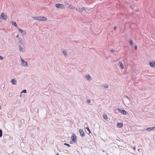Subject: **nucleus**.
<instances>
[{
	"label": "nucleus",
	"instance_id": "obj_7",
	"mask_svg": "<svg viewBox=\"0 0 155 155\" xmlns=\"http://www.w3.org/2000/svg\"><path fill=\"white\" fill-rule=\"evenodd\" d=\"M146 130L148 131L154 130H155V127L147 128Z\"/></svg>",
	"mask_w": 155,
	"mask_h": 155
},
{
	"label": "nucleus",
	"instance_id": "obj_25",
	"mask_svg": "<svg viewBox=\"0 0 155 155\" xmlns=\"http://www.w3.org/2000/svg\"><path fill=\"white\" fill-rule=\"evenodd\" d=\"M64 144L65 145L67 146L68 147H70V145L69 144H68V143H64Z\"/></svg>",
	"mask_w": 155,
	"mask_h": 155
},
{
	"label": "nucleus",
	"instance_id": "obj_13",
	"mask_svg": "<svg viewBox=\"0 0 155 155\" xmlns=\"http://www.w3.org/2000/svg\"><path fill=\"white\" fill-rule=\"evenodd\" d=\"M22 65L23 66H25L26 67L28 66V64H27V62L25 61H24V62H23L21 63Z\"/></svg>",
	"mask_w": 155,
	"mask_h": 155
},
{
	"label": "nucleus",
	"instance_id": "obj_10",
	"mask_svg": "<svg viewBox=\"0 0 155 155\" xmlns=\"http://www.w3.org/2000/svg\"><path fill=\"white\" fill-rule=\"evenodd\" d=\"M150 64L151 67H153L155 66V61H152L151 62H150Z\"/></svg>",
	"mask_w": 155,
	"mask_h": 155
},
{
	"label": "nucleus",
	"instance_id": "obj_4",
	"mask_svg": "<svg viewBox=\"0 0 155 155\" xmlns=\"http://www.w3.org/2000/svg\"><path fill=\"white\" fill-rule=\"evenodd\" d=\"M79 132L81 137H84L85 135L84 133L83 130L81 129H80L79 130Z\"/></svg>",
	"mask_w": 155,
	"mask_h": 155
},
{
	"label": "nucleus",
	"instance_id": "obj_3",
	"mask_svg": "<svg viewBox=\"0 0 155 155\" xmlns=\"http://www.w3.org/2000/svg\"><path fill=\"white\" fill-rule=\"evenodd\" d=\"M0 18L1 19H3L6 21L7 20V17L5 13H2L1 14Z\"/></svg>",
	"mask_w": 155,
	"mask_h": 155
},
{
	"label": "nucleus",
	"instance_id": "obj_34",
	"mask_svg": "<svg viewBox=\"0 0 155 155\" xmlns=\"http://www.w3.org/2000/svg\"><path fill=\"white\" fill-rule=\"evenodd\" d=\"M116 28H117V27L116 26H115L114 28V30H115L116 29Z\"/></svg>",
	"mask_w": 155,
	"mask_h": 155
},
{
	"label": "nucleus",
	"instance_id": "obj_33",
	"mask_svg": "<svg viewBox=\"0 0 155 155\" xmlns=\"http://www.w3.org/2000/svg\"><path fill=\"white\" fill-rule=\"evenodd\" d=\"M135 50H137V45H135Z\"/></svg>",
	"mask_w": 155,
	"mask_h": 155
},
{
	"label": "nucleus",
	"instance_id": "obj_40",
	"mask_svg": "<svg viewBox=\"0 0 155 155\" xmlns=\"http://www.w3.org/2000/svg\"><path fill=\"white\" fill-rule=\"evenodd\" d=\"M107 88L108 87V85H107Z\"/></svg>",
	"mask_w": 155,
	"mask_h": 155
},
{
	"label": "nucleus",
	"instance_id": "obj_37",
	"mask_svg": "<svg viewBox=\"0 0 155 155\" xmlns=\"http://www.w3.org/2000/svg\"><path fill=\"white\" fill-rule=\"evenodd\" d=\"M104 87L105 88H107V86H104Z\"/></svg>",
	"mask_w": 155,
	"mask_h": 155
},
{
	"label": "nucleus",
	"instance_id": "obj_1",
	"mask_svg": "<svg viewBox=\"0 0 155 155\" xmlns=\"http://www.w3.org/2000/svg\"><path fill=\"white\" fill-rule=\"evenodd\" d=\"M32 18L34 20L40 21H46L47 19L46 18L43 16H38L36 17H33Z\"/></svg>",
	"mask_w": 155,
	"mask_h": 155
},
{
	"label": "nucleus",
	"instance_id": "obj_24",
	"mask_svg": "<svg viewBox=\"0 0 155 155\" xmlns=\"http://www.w3.org/2000/svg\"><path fill=\"white\" fill-rule=\"evenodd\" d=\"M2 136V131L0 129V137Z\"/></svg>",
	"mask_w": 155,
	"mask_h": 155
},
{
	"label": "nucleus",
	"instance_id": "obj_6",
	"mask_svg": "<svg viewBox=\"0 0 155 155\" xmlns=\"http://www.w3.org/2000/svg\"><path fill=\"white\" fill-rule=\"evenodd\" d=\"M118 110L122 114L126 115L127 112L125 110H120L119 108H118Z\"/></svg>",
	"mask_w": 155,
	"mask_h": 155
},
{
	"label": "nucleus",
	"instance_id": "obj_16",
	"mask_svg": "<svg viewBox=\"0 0 155 155\" xmlns=\"http://www.w3.org/2000/svg\"><path fill=\"white\" fill-rule=\"evenodd\" d=\"M119 64L121 67V69H123L124 68L122 62L120 61Z\"/></svg>",
	"mask_w": 155,
	"mask_h": 155
},
{
	"label": "nucleus",
	"instance_id": "obj_26",
	"mask_svg": "<svg viewBox=\"0 0 155 155\" xmlns=\"http://www.w3.org/2000/svg\"><path fill=\"white\" fill-rule=\"evenodd\" d=\"M91 102V101H90V100H89V99H88L87 100V103L88 104L89 103H90Z\"/></svg>",
	"mask_w": 155,
	"mask_h": 155
},
{
	"label": "nucleus",
	"instance_id": "obj_23",
	"mask_svg": "<svg viewBox=\"0 0 155 155\" xmlns=\"http://www.w3.org/2000/svg\"><path fill=\"white\" fill-rule=\"evenodd\" d=\"M27 92L26 90L25 89L23 90L22 92H21V93H26Z\"/></svg>",
	"mask_w": 155,
	"mask_h": 155
},
{
	"label": "nucleus",
	"instance_id": "obj_30",
	"mask_svg": "<svg viewBox=\"0 0 155 155\" xmlns=\"http://www.w3.org/2000/svg\"><path fill=\"white\" fill-rule=\"evenodd\" d=\"M126 97H127V99H128L129 101H130V98L129 97H128L127 96H126Z\"/></svg>",
	"mask_w": 155,
	"mask_h": 155
},
{
	"label": "nucleus",
	"instance_id": "obj_12",
	"mask_svg": "<svg viewBox=\"0 0 155 155\" xmlns=\"http://www.w3.org/2000/svg\"><path fill=\"white\" fill-rule=\"evenodd\" d=\"M123 126V124L122 123H118L117 125V127L119 128Z\"/></svg>",
	"mask_w": 155,
	"mask_h": 155
},
{
	"label": "nucleus",
	"instance_id": "obj_27",
	"mask_svg": "<svg viewBox=\"0 0 155 155\" xmlns=\"http://www.w3.org/2000/svg\"><path fill=\"white\" fill-rule=\"evenodd\" d=\"M74 9H75L76 10V11H79V9H78L77 8H76L75 7L74 8Z\"/></svg>",
	"mask_w": 155,
	"mask_h": 155
},
{
	"label": "nucleus",
	"instance_id": "obj_20",
	"mask_svg": "<svg viewBox=\"0 0 155 155\" xmlns=\"http://www.w3.org/2000/svg\"><path fill=\"white\" fill-rule=\"evenodd\" d=\"M129 43H130V44L131 45H132L133 44V41L132 40H130L129 41Z\"/></svg>",
	"mask_w": 155,
	"mask_h": 155
},
{
	"label": "nucleus",
	"instance_id": "obj_38",
	"mask_svg": "<svg viewBox=\"0 0 155 155\" xmlns=\"http://www.w3.org/2000/svg\"><path fill=\"white\" fill-rule=\"evenodd\" d=\"M140 149H138V151H139L140 150Z\"/></svg>",
	"mask_w": 155,
	"mask_h": 155
},
{
	"label": "nucleus",
	"instance_id": "obj_39",
	"mask_svg": "<svg viewBox=\"0 0 155 155\" xmlns=\"http://www.w3.org/2000/svg\"><path fill=\"white\" fill-rule=\"evenodd\" d=\"M57 155H59L58 154V153H57Z\"/></svg>",
	"mask_w": 155,
	"mask_h": 155
},
{
	"label": "nucleus",
	"instance_id": "obj_31",
	"mask_svg": "<svg viewBox=\"0 0 155 155\" xmlns=\"http://www.w3.org/2000/svg\"><path fill=\"white\" fill-rule=\"evenodd\" d=\"M3 58L2 57V56H0V60H3Z\"/></svg>",
	"mask_w": 155,
	"mask_h": 155
},
{
	"label": "nucleus",
	"instance_id": "obj_2",
	"mask_svg": "<svg viewBox=\"0 0 155 155\" xmlns=\"http://www.w3.org/2000/svg\"><path fill=\"white\" fill-rule=\"evenodd\" d=\"M55 6L56 8L59 9H62L64 8V5L63 4H56Z\"/></svg>",
	"mask_w": 155,
	"mask_h": 155
},
{
	"label": "nucleus",
	"instance_id": "obj_11",
	"mask_svg": "<svg viewBox=\"0 0 155 155\" xmlns=\"http://www.w3.org/2000/svg\"><path fill=\"white\" fill-rule=\"evenodd\" d=\"M12 83L14 85H15L16 84L17 81L15 79H12L11 80Z\"/></svg>",
	"mask_w": 155,
	"mask_h": 155
},
{
	"label": "nucleus",
	"instance_id": "obj_8",
	"mask_svg": "<svg viewBox=\"0 0 155 155\" xmlns=\"http://www.w3.org/2000/svg\"><path fill=\"white\" fill-rule=\"evenodd\" d=\"M86 78L89 81H90L91 80V78L89 74H87L86 75Z\"/></svg>",
	"mask_w": 155,
	"mask_h": 155
},
{
	"label": "nucleus",
	"instance_id": "obj_19",
	"mask_svg": "<svg viewBox=\"0 0 155 155\" xmlns=\"http://www.w3.org/2000/svg\"><path fill=\"white\" fill-rule=\"evenodd\" d=\"M86 128L87 129V131H88L89 132V133H91V131L88 127H87Z\"/></svg>",
	"mask_w": 155,
	"mask_h": 155
},
{
	"label": "nucleus",
	"instance_id": "obj_29",
	"mask_svg": "<svg viewBox=\"0 0 155 155\" xmlns=\"http://www.w3.org/2000/svg\"><path fill=\"white\" fill-rule=\"evenodd\" d=\"M110 51L112 53H114L115 51H114V50L113 49H112V50H111Z\"/></svg>",
	"mask_w": 155,
	"mask_h": 155
},
{
	"label": "nucleus",
	"instance_id": "obj_35",
	"mask_svg": "<svg viewBox=\"0 0 155 155\" xmlns=\"http://www.w3.org/2000/svg\"><path fill=\"white\" fill-rule=\"evenodd\" d=\"M134 150H135L136 149V148L135 147H134L133 148Z\"/></svg>",
	"mask_w": 155,
	"mask_h": 155
},
{
	"label": "nucleus",
	"instance_id": "obj_21",
	"mask_svg": "<svg viewBox=\"0 0 155 155\" xmlns=\"http://www.w3.org/2000/svg\"><path fill=\"white\" fill-rule=\"evenodd\" d=\"M68 8L71 9H74V7L72 5H69V6Z\"/></svg>",
	"mask_w": 155,
	"mask_h": 155
},
{
	"label": "nucleus",
	"instance_id": "obj_14",
	"mask_svg": "<svg viewBox=\"0 0 155 155\" xmlns=\"http://www.w3.org/2000/svg\"><path fill=\"white\" fill-rule=\"evenodd\" d=\"M84 10H85V11H86V10H85V8L84 7H83L82 8H81L79 9V11L80 12H83Z\"/></svg>",
	"mask_w": 155,
	"mask_h": 155
},
{
	"label": "nucleus",
	"instance_id": "obj_9",
	"mask_svg": "<svg viewBox=\"0 0 155 155\" xmlns=\"http://www.w3.org/2000/svg\"><path fill=\"white\" fill-rule=\"evenodd\" d=\"M19 31L21 32V33H22L23 35H25L26 34V33L25 31L22 30L20 28H19Z\"/></svg>",
	"mask_w": 155,
	"mask_h": 155
},
{
	"label": "nucleus",
	"instance_id": "obj_18",
	"mask_svg": "<svg viewBox=\"0 0 155 155\" xmlns=\"http://www.w3.org/2000/svg\"><path fill=\"white\" fill-rule=\"evenodd\" d=\"M18 46L19 47L20 51H23L22 48L21 46V45H19Z\"/></svg>",
	"mask_w": 155,
	"mask_h": 155
},
{
	"label": "nucleus",
	"instance_id": "obj_15",
	"mask_svg": "<svg viewBox=\"0 0 155 155\" xmlns=\"http://www.w3.org/2000/svg\"><path fill=\"white\" fill-rule=\"evenodd\" d=\"M11 23L15 27H17V24H16V23L14 21H12Z\"/></svg>",
	"mask_w": 155,
	"mask_h": 155
},
{
	"label": "nucleus",
	"instance_id": "obj_22",
	"mask_svg": "<svg viewBox=\"0 0 155 155\" xmlns=\"http://www.w3.org/2000/svg\"><path fill=\"white\" fill-rule=\"evenodd\" d=\"M103 116L104 119H107V115H106L105 114H103Z\"/></svg>",
	"mask_w": 155,
	"mask_h": 155
},
{
	"label": "nucleus",
	"instance_id": "obj_5",
	"mask_svg": "<svg viewBox=\"0 0 155 155\" xmlns=\"http://www.w3.org/2000/svg\"><path fill=\"white\" fill-rule=\"evenodd\" d=\"M71 139L72 141L74 142H76L77 141V138L76 136L74 135L72 136L71 137Z\"/></svg>",
	"mask_w": 155,
	"mask_h": 155
},
{
	"label": "nucleus",
	"instance_id": "obj_17",
	"mask_svg": "<svg viewBox=\"0 0 155 155\" xmlns=\"http://www.w3.org/2000/svg\"><path fill=\"white\" fill-rule=\"evenodd\" d=\"M63 55L65 57H66L67 56V52L66 51H63L62 52Z\"/></svg>",
	"mask_w": 155,
	"mask_h": 155
},
{
	"label": "nucleus",
	"instance_id": "obj_32",
	"mask_svg": "<svg viewBox=\"0 0 155 155\" xmlns=\"http://www.w3.org/2000/svg\"><path fill=\"white\" fill-rule=\"evenodd\" d=\"M21 58V63L23 62H24V61Z\"/></svg>",
	"mask_w": 155,
	"mask_h": 155
},
{
	"label": "nucleus",
	"instance_id": "obj_36",
	"mask_svg": "<svg viewBox=\"0 0 155 155\" xmlns=\"http://www.w3.org/2000/svg\"><path fill=\"white\" fill-rule=\"evenodd\" d=\"M19 37V35H17L16 36V38H18Z\"/></svg>",
	"mask_w": 155,
	"mask_h": 155
},
{
	"label": "nucleus",
	"instance_id": "obj_28",
	"mask_svg": "<svg viewBox=\"0 0 155 155\" xmlns=\"http://www.w3.org/2000/svg\"><path fill=\"white\" fill-rule=\"evenodd\" d=\"M19 42L22 45L23 41L22 40H20L19 41Z\"/></svg>",
	"mask_w": 155,
	"mask_h": 155
}]
</instances>
